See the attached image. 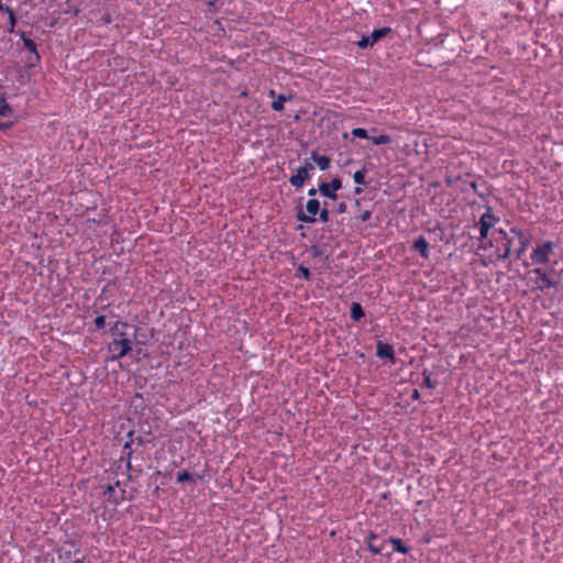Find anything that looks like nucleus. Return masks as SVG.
Masks as SVG:
<instances>
[{
  "label": "nucleus",
  "instance_id": "nucleus-28",
  "mask_svg": "<svg viewBox=\"0 0 563 563\" xmlns=\"http://www.w3.org/2000/svg\"><path fill=\"white\" fill-rule=\"evenodd\" d=\"M104 324H106V318L104 316H98L96 317L95 319V325L97 329H102L104 328Z\"/></svg>",
  "mask_w": 563,
  "mask_h": 563
},
{
  "label": "nucleus",
  "instance_id": "nucleus-20",
  "mask_svg": "<svg viewBox=\"0 0 563 563\" xmlns=\"http://www.w3.org/2000/svg\"><path fill=\"white\" fill-rule=\"evenodd\" d=\"M365 174H366V170L363 168V169H360V170H356L353 175V179L354 181L357 184V185H365Z\"/></svg>",
  "mask_w": 563,
  "mask_h": 563
},
{
  "label": "nucleus",
  "instance_id": "nucleus-29",
  "mask_svg": "<svg viewBox=\"0 0 563 563\" xmlns=\"http://www.w3.org/2000/svg\"><path fill=\"white\" fill-rule=\"evenodd\" d=\"M510 232H511L512 234H515L519 240H522V238H526V236H525V234H523V232H522V230H520V229H518V228H515V227H514V228H511V229H510Z\"/></svg>",
  "mask_w": 563,
  "mask_h": 563
},
{
  "label": "nucleus",
  "instance_id": "nucleus-27",
  "mask_svg": "<svg viewBox=\"0 0 563 563\" xmlns=\"http://www.w3.org/2000/svg\"><path fill=\"white\" fill-rule=\"evenodd\" d=\"M191 479V474L187 471H181L177 474V482L178 483H185L187 481Z\"/></svg>",
  "mask_w": 563,
  "mask_h": 563
},
{
  "label": "nucleus",
  "instance_id": "nucleus-1",
  "mask_svg": "<svg viewBox=\"0 0 563 563\" xmlns=\"http://www.w3.org/2000/svg\"><path fill=\"white\" fill-rule=\"evenodd\" d=\"M129 329L126 322H115L112 328L113 340L108 344V350L111 353L110 361H119L128 355L132 350V339L134 333L129 335L125 330Z\"/></svg>",
  "mask_w": 563,
  "mask_h": 563
},
{
  "label": "nucleus",
  "instance_id": "nucleus-7",
  "mask_svg": "<svg viewBox=\"0 0 563 563\" xmlns=\"http://www.w3.org/2000/svg\"><path fill=\"white\" fill-rule=\"evenodd\" d=\"M390 32L391 29L388 26L374 30L371 33V35L362 36V38L357 41L356 44L360 48H367L369 46H373L375 43H377L380 38L389 34Z\"/></svg>",
  "mask_w": 563,
  "mask_h": 563
},
{
  "label": "nucleus",
  "instance_id": "nucleus-26",
  "mask_svg": "<svg viewBox=\"0 0 563 563\" xmlns=\"http://www.w3.org/2000/svg\"><path fill=\"white\" fill-rule=\"evenodd\" d=\"M422 386L433 389L437 387V382L432 380L430 375L427 372H423V384Z\"/></svg>",
  "mask_w": 563,
  "mask_h": 563
},
{
  "label": "nucleus",
  "instance_id": "nucleus-36",
  "mask_svg": "<svg viewBox=\"0 0 563 563\" xmlns=\"http://www.w3.org/2000/svg\"><path fill=\"white\" fill-rule=\"evenodd\" d=\"M354 192H355L356 195L361 194V192H362V188L356 187V188L354 189Z\"/></svg>",
  "mask_w": 563,
  "mask_h": 563
},
{
  "label": "nucleus",
  "instance_id": "nucleus-35",
  "mask_svg": "<svg viewBox=\"0 0 563 563\" xmlns=\"http://www.w3.org/2000/svg\"><path fill=\"white\" fill-rule=\"evenodd\" d=\"M9 25H10V26H9V32H13L14 26H12V20H10Z\"/></svg>",
  "mask_w": 563,
  "mask_h": 563
},
{
  "label": "nucleus",
  "instance_id": "nucleus-9",
  "mask_svg": "<svg viewBox=\"0 0 563 563\" xmlns=\"http://www.w3.org/2000/svg\"><path fill=\"white\" fill-rule=\"evenodd\" d=\"M376 356L379 358H387L391 364H395L396 362L393 346L383 341L376 342Z\"/></svg>",
  "mask_w": 563,
  "mask_h": 563
},
{
  "label": "nucleus",
  "instance_id": "nucleus-38",
  "mask_svg": "<svg viewBox=\"0 0 563 563\" xmlns=\"http://www.w3.org/2000/svg\"><path fill=\"white\" fill-rule=\"evenodd\" d=\"M107 492H108V493H113V492H114V489H113V487L108 486V487H107Z\"/></svg>",
  "mask_w": 563,
  "mask_h": 563
},
{
  "label": "nucleus",
  "instance_id": "nucleus-12",
  "mask_svg": "<svg viewBox=\"0 0 563 563\" xmlns=\"http://www.w3.org/2000/svg\"><path fill=\"white\" fill-rule=\"evenodd\" d=\"M412 247L415 251L419 252L422 258H429V243L424 236L421 235L416 239Z\"/></svg>",
  "mask_w": 563,
  "mask_h": 563
},
{
  "label": "nucleus",
  "instance_id": "nucleus-32",
  "mask_svg": "<svg viewBox=\"0 0 563 563\" xmlns=\"http://www.w3.org/2000/svg\"><path fill=\"white\" fill-rule=\"evenodd\" d=\"M13 123L12 122H1L0 123V130H5L10 128Z\"/></svg>",
  "mask_w": 563,
  "mask_h": 563
},
{
  "label": "nucleus",
  "instance_id": "nucleus-10",
  "mask_svg": "<svg viewBox=\"0 0 563 563\" xmlns=\"http://www.w3.org/2000/svg\"><path fill=\"white\" fill-rule=\"evenodd\" d=\"M377 540H378V536L375 532H369L365 538L367 548L373 554H380L384 549V545H385V540H383L378 544H377Z\"/></svg>",
  "mask_w": 563,
  "mask_h": 563
},
{
  "label": "nucleus",
  "instance_id": "nucleus-2",
  "mask_svg": "<svg viewBox=\"0 0 563 563\" xmlns=\"http://www.w3.org/2000/svg\"><path fill=\"white\" fill-rule=\"evenodd\" d=\"M554 249V243L551 241L543 242L538 244L532 253L531 261L533 264H547L549 262L550 254Z\"/></svg>",
  "mask_w": 563,
  "mask_h": 563
},
{
  "label": "nucleus",
  "instance_id": "nucleus-16",
  "mask_svg": "<svg viewBox=\"0 0 563 563\" xmlns=\"http://www.w3.org/2000/svg\"><path fill=\"white\" fill-rule=\"evenodd\" d=\"M290 97H286L285 95H279L272 102V108L275 111H282L284 109V103L289 100Z\"/></svg>",
  "mask_w": 563,
  "mask_h": 563
},
{
  "label": "nucleus",
  "instance_id": "nucleus-19",
  "mask_svg": "<svg viewBox=\"0 0 563 563\" xmlns=\"http://www.w3.org/2000/svg\"><path fill=\"white\" fill-rule=\"evenodd\" d=\"M511 240L510 239H506V242H505V249L503 252L498 253L497 257L499 260H507L510 254H511Z\"/></svg>",
  "mask_w": 563,
  "mask_h": 563
},
{
  "label": "nucleus",
  "instance_id": "nucleus-21",
  "mask_svg": "<svg viewBox=\"0 0 563 563\" xmlns=\"http://www.w3.org/2000/svg\"><path fill=\"white\" fill-rule=\"evenodd\" d=\"M0 11L5 12V13H8V14H9V20H12V26H14V25H15V21H16V19H15V14H14L13 10H12L10 7L4 5V4L0 1Z\"/></svg>",
  "mask_w": 563,
  "mask_h": 563
},
{
  "label": "nucleus",
  "instance_id": "nucleus-22",
  "mask_svg": "<svg viewBox=\"0 0 563 563\" xmlns=\"http://www.w3.org/2000/svg\"><path fill=\"white\" fill-rule=\"evenodd\" d=\"M351 134L358 139H369L367 130L363 128H354L351 132Z\"/></svg>",
  "mask_w": 563,
  "mask_h": 563
},
{
  "label": "nucleus",
  "instance_id": "nucleus-15",
  "mask_svg": "<svg viewBox=\"0 0 563 563\" xmlns=\"http://www.w3.org/2000/svg\"><path fill=\"white\" fill-rule=\"evenodd\" d=\"M364 317V310L358 302H353L351 306V318L358 321Z\"/></svg>",
  "mask_w": 563,
  "mask_h": 563
},
{
  "label": "nucleus",
  "instance_id": "nucleus-25",
  "mask_svg": "<svg viewBox=\"0 0 563 563\" xmlns=\"http://www.w3.org/2000/svg\"><path fill=\"white\" fill-rule=\"evenodd\" d=\"M529 244H530V240L528 238H522V240H520V247L517 251L518 258H520L522 256V254L526 252Z\"/></svg>",
  "mask_w": 563,
  "mask_h": 563
},
{
  "label": "nucleus",
  "instance_id": "nucleus-6",
  "mask_svg": "<svg viewBox=\"0 0 563 563\" xmlns=\"http://www.w3.org/2000/svg\"><path fill=\"white\" fill-rule=\"evenodd\" d=\"M554 272L555 271L553 268H551L549 272L542 268H533L531 273L538 276L536 280L537 289L545 291L550 288L556 287L558 283L550 278V275L553 274Z\"/></svg>",
  "mask_w": 563,
  "mask_h": 563
},
{
  "label": "nucleus",
  "instance_id": "nucleus-34",
  "mask_svg": "<svg viewBox=\"0 0 563 563\" xmlns=\"http://www.w3.org/2000/svg\"><path fill=\"white\" fill-rule=\"evenodd\" d=\"M317 190H318V189H316V188H310V189L308 190V195L312 197V196H314V195L317 194Z\"/></svg>",
  "mask_w": 563,
  "mask_h": 563
},
{
  "label": "nucleus",
  "instance_id": "nucleus-5",
  "mask_svg": "<svg viewBox=\"0 0 563 563\" xmlns=\"http://www.w3.org/2000/svg\"><path fill=\"white\" fill-rule=\"evenodd\" d=\"M311 170H313V165L308 159H305L303 164L289 178V183L296 188L302 187L305 181L310 178Z\"/></svg>",
  "mask_w": 563,
  "mask_h": 563
},
{
  "label": "nucleus",
  "instance_id": "nucleus-30",
  "mask_svg": "<svg viewBox=\"0 0 563 563\" xmlns=\"http://www.w3.org/2000/svg\"><path fill=\"white\" fill-rule=\"evenodd\" d=\"M371 217H372V212H371L369 210H365V211H363V212L360 214V217H358V218H360V220H361V221L365 222V221L369 220V219H371Z\"/></svg>",
  "mask_w": 563,
  "mask_h": 563
},
{
  "label": "nucleus",
  "instance_id": "nucleus-4",
  "mask_svg": "<svg viewBox=\"0 0 563 563\" xmlns=\"http://www.w3.org/2000/svg\"><path fill=\"white\" fill-rule=\"evenodd\" d=\"M498 221L499 219L492 212V208L488 207L477 222L479 228V240H485L488 236L489 230L494 228Z\"/></svg>",
  "mask_w": 563,
  "mask_h": 563
},
{
  "label": "nucleus",
  "instance_id": "nucleus-37",
  "mask_svg": "<svg viewBox=\"0 0 563 563\" xmlns=\"http://www.w3.org/2000/svg\"><path fill=\"white\" fill-rule=\"evenodd\" d=\"M498 232H499L500 234H503V235L506 238L507 233H506V231H505V230L499 229V231H498Z\"/></svg>",
  "mask_w": 563,
  "mask_h": 563
},
{
  "label": "nucleus",
  "instance_id": "nucleus-13",
  "mask_svg": "<svg viewBox=\"0 0 563 563\" xmlns=\"http://www.w3.org/2000/svg\"><path fill=\"white\" fill-rule=\"evenodd\" d=\"M311 158L321 170H327L330 167L331 159L325 155H318L317 152H311Z\"/></svg>",
  "mask_w": 563,
  "mask_h": 563
},
{
  "label": "nucleus",
  "instance_id": "nucleus-23",
  "mask_svg": "<svg viewBox=\"0 0 563 563\" xmlns=\"http://www.w3.org/2000/svg\"><path fill=\"white\" fill-rule=\"evenodd\" d=\"M296 276L308 280L310 278V271L308 267L300 265L297 269Z\"/></svg>",
  "mask_w": 563,
  "mask_h": 563
},
{
  "label": "nucleus",
  "instance_id": "nucleus-8",
  "mask_svg": "<svg viewBox=\"0 0 563 563\" xmlns=\"http://www.w3.org/2000/svg\"><path fill=\"white\" fill-rule=\"evenodd\" d=\"M341 187V180L339 178H334L330 183H321L318 190L324 197L336 199V190H339Z\"/></svg>",
  "mask_w": 563,
  "mask_h": 563
},
{
  "label": "nucleus",
  "instance_id": "nucleus-11",
  "mask_svg": "<svg viewBox=\"0 0 563 563\" xmlns=\"http://www.w3.org/2000/svg\"><path fill=\"white\" fill-rule=\"evenodd\" d=\"M20 36H21V40L23 41L24 46L33 55V60L30 62V65L34 66L41 59V56H40V54L37 52V48H36V44H35V42L33 40L29 38L24 32H21Z\"/></svg>",
  "mask_w": 563,
  "mask_h": 563
},
{
  "label": "nucleus",
  "instance_id": "nucleus-24",
  "mask_svg": "<svg viewBox=\"0 0 563 563\" xmlns=\"http://www.w3.org/2000/svg\"><path fill=\"white\" fill-rule=\"evenodd\" d=\"M319 220L322 222V223H327L329 220H330V212L327 208V203H324V207L321 208L320 207V211H319Z\"/></svg>",
  "mask_w": 563,
  "mask_h": 563
},
{
  "label": "nucleus",
  "instance_id": "nucleus-3",
  "mask_svg": "<svg viewBox=\"0 0 563 563\" xmlns=\"http://www.w3.org/2000/svg\"><path fill=\"white\" fill-rule=\"evenodd\" d=\"M320 202L317 199H309L306 203L307 213L301 209L297 211V220L305 223H314L317 221L316 216L320 211Z\"/></svg>",
  "mask_w": 563,
  "mask_h": 563
},
{
  "label": "nucleus",
  "instance_id": "nucleus-14",
  "mask_svg": "<svg viewBox=\"0 0 563 563\" xmlns=\"http://www.w3.org/2000/svg\"><path fill=\"white\" fill-rule=\"evenodd\" d=\"M389 542L393 544L394 551L396 552L407 554L410 551V548L405 545L402 541L398 538H390Z\"/></svg>",
  "mask_w": 563,
  "mask_h": 563
},
{
  "label": "nucleus",
  "instance_id": "nucleus-18",
  "mask_svg": "<svg viewBox=\"0 0 563 563\" xmlns=\"http://www.w3.org/2000/svg\"><path fill=\"white\" fill-rule=\"evenodd\" d=\"M369 139L375 145H384L390 142V137L387 134L372 135Z\"/></svg>",
  "mask_w": 563,
  "mask_h": 563
},
{
  "label": "nucleus",
  "instance_id": "nucleus-39",
  "mask_svg": "<svg viewBox=\"0 0 563 563\" xmlns=\"http://www.w3.org/2000/svg\"><path fill=\"white\" fill-rule=\"evenodd\" d=\"M269 96H271L272 98H275V91H274V90H271V91H269Z\"/></svg>",
  "mask_w": 563,
  "mask_h": 563
},
{
  "label": "nucleus",
  "instance_id": "nucleus-17",
  "mask_svg": "<svg viewBox=\"0 0 563 563\" xmlns=\"http://www.w3.org/2000/svg\"><path fill=\"white\" fill-rule=\"evenodd\" d=\"M12 113V107L5 101L4 98H0V117H10Z\"/></svg>",
  "mask_w": 563,
  "mask_h": 563
},
{
  "label": "nucleus",
  "instance_id": "nucleus-33",
  "mask_svg": "<svg viewBox=\"0 0 563 563\" xmlns=\"http://www.w3.org/2000/svg\"><path fill=\"white\" fill-rule=\"evenodd\" d=\"M411 397H412V399H416V400H417V399H419V397H420L419 390H418V389H415V390L412 391Z\"/></svg>",
  "mask_w": 563,
  "mask_h": 563
},
{
  "label": "nucleus",
  "instance_id": "nucleus-31",
  "mask_svg": "<svg viewBox=\"0 0 563 563\" xmlns=\"http://www.w3.org/2000/svg\"><path fill=\"white\" fill-rule=\"evenodd\" d=\"M346 211V203L345 202H341L336 207V212L338 213H344Z\"/></svg>",
  "mask_w": 563,
  "mask_h": 563
}]
</instances>
